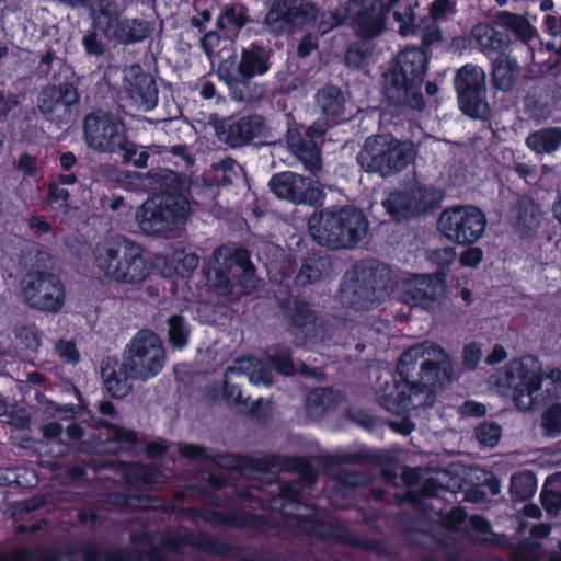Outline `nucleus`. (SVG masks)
I'll return each mask as SVG.
<instances>
[{
  "instance_id": "obj_1",
  "label": "nucleus",
  "mask_w": 561,
  "mask_h": 561,
  "mask_svg": "<svg viewBox=\"0 0 561 561\" xmlns=\"http://www.w3.org/2000/svg\"><path fill=\"white\" fill-rule=\"evenodd\" d=\"M399 380L386 385L379 394L380 403L393 413L431 407L434 389L451 376L447 354L432 343H424L404 352L398 363Z\"/></svg>"
},
{
  "instance_id": "obj_2",
  "label": "nucleus",
  "mask_w": 561,
  "mask_h": 561,
  "mask_svg": "<svg viewBox=\"0 0 561 561\" xmlns=\"http://www.w3.org/2000/svg\"><path fill=\"white\" fill-rule=\"evenodd\" d=\"M489 387L495 393L512 399L514 405L524 412L542 403L546 397L561 392V370L550 368L543 371L541 362L531 355L514 358L489 379Z\"/></svg>"
},
{
  "instance_id": "obj_3",
  "label": "nucleus",
  "mask_w": 561,
  "mask_h": 561,
  "mask_svg": "<svg viewBox=\"0 0 561 561\" xmlns=\"http://www.w3.org/2000/svg\"><path fill=\"white\" fill-rule=\"evenodd\" d=\"M164 364L165 351L160 337L142 330L127 344L122 364L113 358L103 360L101 375L111 396L123 398L131 390L129 380L152 379L162 371Z\"/></svg>"
},
{
  "instance_id": "obj_4",
  "label": "nucleus",
  "mask_w": 561,
  "mask_h": 561,
  "mask_svg": "<svg viewBox=\"0 0 561 561\" xmlns=\"http://www.w3.org/2000/svg\"><path fill=\"white\" fill-rule=\"evenodd\" d=\"M92 264L108 282L137 285L152 271L144 249L127 239H106L95 244Z\"/></svg>"
},
{
  "instance_id": "obj_5",
  "label": "nucleus",
  "mask_w": 561,
  "mask_h": 561,
  "mask_svg": "<svg viewBox=\"0 0 561 561\" xmlns=\"http://www.w3.org/2000/svg\"><path fill=\"white\" fill-rule=\"evenodd\" d=\"M308 227L319 244L346 248L366 236L368 221L360 210L346 206L313 214Z\"/></svg>"
},
{
  "instance_id": "obj_6",
  "label": "nucleus",
  "mask_w": 561,
  "mask_h": 561,
  "mask_svg": "<svg viewBox=\"0 0 561 561\" xmlns=\"http://www.w3.org/2000/svg\"><path fill=\"white\" fill-rule=\"evenodd\" d=\"M426 65L427 57L422 49L409 48L401 51L385 75L388 98L398 104L422 110L424 101L420 89L426 73Z\"/></svg>"
},
{
  "instance_id": "obj_7",
  "label": "nucleus",
  "mask_w": 561,
  "mask_h": 561,
  "mask_svg": "<svg viewBox=\"0 0 561 561\" xmlns=\"http://www.w3.org/2000/svg\"><path fill=\"white\" fill-rule=\"evenodd\" d=\"M410 142H401L390 135L368 138L358 153V162L367 172L391 175L404 169L413 159Z\"/></svg>"
},
{
  "instance_id": "obj_8",
  "label": "nucleus",
  "mask_w": 561,
  "mask_h": 561,
  "mask_svg": "<svg viewBox=\"0 0 561 561\" xmlns=\"http://www.w3.org/2000/svg\"><path fill=\"white\" fill-rule=\"evenodd\" d=\"M239 278V284L244 293L256 287L253 266L245 251L232 252L229 248H219L209 264L207 279L209 286L219 289L222 294H229V288L234 287L233 278Z\"/></svg>"
},
{
  "instance_id": "obj_9",
  "label": "nucleus",
  "mask_w": 561,
  "mask_h": 561,
  "mask_svg": "<svg viewBox=\"0 0 561 561\" xmlns=\"http://www.w3.org/2000/svg\"><path fill=\"white\" fill-rule=\"evenodd\" d=\"M191 210L181 195H157L147 199L137 211L139 228L147 234H161L182 224Z\"/></svg>"
},
{
  "instance_id": "obj_10",
  "label": "nucleus",
  "mask_w": 561,
  "mask_h": 561,
  "mask_svg": "<svg viewBox=\"0 0 561 561\" xmlns=\"http://www.w3.org/2000/svg\"><path fill=\"white\" fill-rule=\"evenodd\" d=\"M486 217L472 205L455 206L443 210L437 220V229L450 242L470 245L484 234Z\"/></svg>"
},
{
  "instance_id": "obj_11",
  "label": "nucleus",
  "mask_w": 561,
  "mask_h": 561,
  "mask_svg": "<svg viewBox=\"0 0 561 561\" xmlns=\"http://www.w3.org/2000/svg\"><path fill=\"white\" fill-rule=\"evenodd\" d=\"M386 12L383 3L377 0L350 2L335 12L323 14L318 30L324 34L342 24L347 14L354 13L356 16L353 19V27L356 33L365 38L375 37L383 31Z\"/></svg>"
},
{
  "instance_id": "obj_12",
  "label": "nucleus",
  "mask_w": 561,
  "mask_h": 561,
  "mask_svg": "<svg viewBox=\"0 0 561 561\" xmlns=\"http://www.w3.org/2000/svg\"><path fill=\"white\" fill-rule=\"evenodd\" d=\"M267 53L263 48L252 47L243 50L241 60L227 58L219 66V77L231 90L232 99L245 101L242 88L254 76H261L268 70Z\"/></svg>"
},
{
  "instance_id": "obj_13",
  "label": "nucleus",
  "mask_w": 561,
  "mask_h": 561,
  "mask_svg": "<svg viewBox=\"0 0 561 561\" xmlns=\"http://www.w3.org/2000/svg\"><path fill=\"white\" fill-rule=\"evenodd\" d=\"M460 110L472 118H485L489 104L485 101V73L478 66L462 67L455 79Z\"/></svg>"
},
{
  "instance_id": "obj_14",
  "label": "nucleus",
  "mask_w": 561,
  "mask_h": 561,
  "mask_svg": "<svg viewBox=\"0 0 561 561\" xmlns=\"http://www.w3.org/2000/svg\"><path fill=\"white\" fill-rule=\"evenodd\" d=\"M25 302L37 310L57 312L65 304V289L54 275L28 273L22 280Z\"/></svg>"
},
{
  "instance_id": "obj_15",
  "label": "nucleus",
  "mask_w": 561,
  "mask_h": 561,
  "mask_svg": "<svg viewBox=\"0 0 561 561\" xmlns=\"http://www.w3.org/2000/svg\"><path fill=\"white\" fill-rule=\"evenodd\" d=\"M95 25L106 33H112L121 42H139L150 33V26L142 21L119 22V11L116 4L108 0H95L92 4Z\"/></svg>"
},
{
  "instance_id": "obj_16",
  "label": "nucleus",
  "mask_w": 561,
  "mask_h": 561,
  "mask_svg": "<svg viewBox=\"0 0 561 561\" xmlns=\"http://www.w3.org/2000/svg\"><path fill=\"white\" fill-rule=\"evenodd\" d=\"M440 202L439 194L425 186H415L405 193H392L383 202L387 213L397 219H407L432 209Z\"/></svg>"
},
{
  "instance_id": "obj_17",
  "label": "nucleus",
  "mask_w": 561,
  "mask_h": 561,
  "mask_svg": "<svg viewBox=\"0 0 561 561\" xmlns=\"http://www.w3.org/2000/svg\"><path fill=\"white\" fill-rule=\"evenodd\" d=\"M85 140L100 151H115L124 148V127L119 119L107 114H93L85 118Z\"/></svg>"
},
{
  "instance_id": "obj_18",
  "label": "nucleus",
  "mask_w": 561,
  "mask_h": 561,
  "mask_svg": "<svg viewBox=\"0 0 561 561\" xmlns=\"http://www.w3.org/2000/svg\"><path fill=\"white\" fill-rule=\"evenodd\" d=\"M270 187L277 197L295 203L316 204L322 198V191L313 180L293 172L274 175Z\"/></svg>"
},
{
  "instance_id": "obj_19",
  "label": "nucleus",
  "mask_w": 561,
  "mask_h": 561,
  "mask_svg": "<svg viewBox=\"0 0 561 561\" xmlns=\"http://www.w3.org/2000/svg\"><path fill=\"white\" fill-rule=\"evenodd\" d=\"M316 9L310 2L293 0L288 7L286 3L276 2L265 16V24L275 34L290 31L308 24L314 19Z\"/></svg>"
},
{
  "instance_id": "obj_20",
  "label": "nucleus",
  "mask_w": 561,
  "mask_h": 561,
  "mask_svg": "<svg viewBox=\"0 0 561 561\" xmlns=\"http://www.w3.org/2000/svg\"><path fill=\"white\" fill-rule=\"evenodd\" d=\"M245 376L255 386H270L272 383L271 371L262 362L253 357L237 359L225 375V396L230 403L241 401V391L232 385L234 378Z\"/></svg>"
},
{
  "instance_id": "obj_21",
  "label": "nucleus",
  "mask_w": 561,
  "mask_h": 561,
  "mask_svg": "<svg viewBox=\"0 0 561 561\" xmlns=\"http://www.w3.org/2000/svg\"><path fill=\"white\" fill-rule=\"evenodd\" d=\"M78 101V92L72 84L44 89L38 98L39 111L51 121L61 122L69 118L70 107Z\"/></svg>"
},
{
  "instance_id": "obj_22",
  "label": "nucleus",
  "mask_w": 561,
  "mask_h": 561,
  "mask_svg": "<svg viewBox=\"0 0 561 561\" xmlns=\"http://www.w3.org/2000/svg\"><path fill=\"white\" fill-rule=\"evenodd\" d=\"M442 279L435 276L416 275L403 280L399 288V299L412 307L427 308L438 295Z\"/></svg>"
},
{
  "instance_id": "obj_23",
  "label": "nucleus",
  "mask_w": 561,
  "mask_h": 561,
  "mask_svg": "<svg viewBox=\"0 0 561 561\" xmlns=\"http://www.w3.org/2000/svg\"><path fill=\"white\" fill-rule=\"evenodd\" d=\"M126 89L130 100L140 110H152L158 101V91L151 76L144 73L139 66L125 71Z\"/></svg>"
},
{
  "instance_id": "obj_24",
  "label": "nucleus",
  "mask_w": 561,
  "mask_h": 561,
  "mask_svg": "<svg viewBox=\"0 0 561 561\" xmlns=\"http://www.w3.org/2000/svg\"><path fill=\"white\" fill-rule=\"evenodd\" d=\"M327 129V124L322 121L316 122L308 128L307 136L310 139L321 136ZM287 142L291 151L301 160L306 169L317 170L320 167L319 150L316 145L309 140L304 141L297 129H289L287 133Z\"/></svg>"
},
{
  "instance_id": "obj_25",
  "label": "nucleus",
  "mask_w": 561,
  "mask_h": 561,
  "mask_svg": "<svg viewBox=\"0 0 561 561\" xmlns=\"http://www.w3.org/2000/svg\"><path fill=\"white\" fill-rule=\"evenodd\" d=\"M263 131V121L259 116H249L225 121L218 129L219 137L231 147H240Z\"/></svg>"
},
{
  "instance_id": "obj_26",
  "label": "nucleus",
  "mask_w": 561,
  "mask_h": 561,
  "mask_svg": "<svg viewBox=\"0 0 561 561\" xmlns=\"http://www.w3.org/2000/svg\"><path fill=\"white\" fill-rule=\"evenodd\" d=\"M540 221V208L530 199H522L511 214V222L522 237L533 233L539 227Z\"/></svg>"
},
{
  "instance_id": "obj_27",
  "label": "nucleus",
  "mask_w": 561,
  "mask_h": 561,
  "mask_svg": "<svg viewBox=\"0 0 561 561\" xmlns=\"http://www.w3.org/2000/svg\"><path fill=\"white\" fill-rule=\"evenodd\" d=\"M472 35L485 54L504 49L508 42L506 36L486 24H479L472 30Z\"/></svg>"
},
{
  "instance_id": "obj_28",
  "label": "nucleus",
  "mask_w": 561,
  "mask_h": 561,
  "mask_svg": "<svg viewBox=\"0 0 561 561\" xmlns=\"http://www.w3.org/2000/svg\"><path fill=\"white\" fill-rule=\"evenodd\" d=\"M518 75V66L515 59L508 56H500L493 68V83L500 90H510Z\"/></svg>"
},
{
  "instance_id": "obj_29",
  "label": "nucleus",
  "mask_w": 561,
  "mask_h": 561,
  "mask_svg": "<svg viewBox=\"0 0 561 561\" xmlns=\"http://www.w3.org/2000/svg\"><path fill=\"white\" fill-rule=\"evenodd\" d=\"M526 144L537 153H550L557 150L561 144V130L558 128L539 130L531 134L526 139Z\"/></svg>"
},
{
  "instance_id": "obj_30",
  "label": "nucleus",
  "mask_w": 561,
  "mask_h": 561,
  "mask_svg": "<svg viewBox=\"0 0 561 561\" xmlns=\"http://www.w3.org/2000/svg\"><path fill=\"white\" fill-rule=\"evenodd\" d=\"M317 103L329 117L340 116L344 111V98L339 88L327 87L318 92Z\"/></svg>"
},
{
  "instance_id": "obj_31",
  "label": "nucleus",
  "mask_w": 561,
  "mask_h": 561,
  "mask_svg": "<svg viewBox=\"0 0 561 561\" xmlns=\"http://www.w3.org/2000/svg\"><path fill=\"white\" fill-rule=\"evenodd\" d=\"M536 480L530 472H519L512 477L511 494L513 499L524 501L534 495Z\"/></svg>"
},
{
  "instance_id": "obj_32",
  "label": "nucleus",
  "mask_w": 561,
  "mask_h": 561,
  "mask_svg": "<svg viewBox=\"0 0 561 561\" xmlns=\"http://www.w3.org/2000/svg\"><path fill=\"white\" fill-rule=\"evenodd\" d=\"M501 24L507 26L522 41L529 42L535 37V30L525 19L510 13H503L500 18Z\"/></svg>"
},
{
  "instance_id": "obj_33",
  "label": "nucleus",
  "mask_w": 561,
  "mask_h": 561,
  "mask_svg": "<svg viewBox=\"0 0 561 561\" xmlns=\"http://www.w3.org/2000/svg\"><path fill=\"white\" fill-rule=\"evenodd\" d=\"M168 327L169 342L171 345L176 348L184 347L187 344L190 335L184 319L179 314L171 316L168 320Z\"/></svg>"
},
{
  "instance_id": "obj_34",
  "label": "nucleus",
  "mask_w": 561,
  "mask_h": 561,
  "mask_svg": "<svg viewBox=\"0 0 561 561\" xmlns=\"http://www.w3.org/2000/svg\"><path fill=\"white\" fill-rule=\"evenodd\" d=\"M541 425L549 436L561 434V403L551 404L542 414Z\"/></svg>"
},
{
  "instance_id": "obj_35",
  "label": "nucleus",
  "mask_w": 561,
  "mask_h": 561,
  "mask_svg": "<svg viewBox=\"0 0 561 561\" xmlns=\"http://www.w3.org/2000/svg\"><path fill=\"white\" fill-rule=\"evenodd\" d=\"M545 31L550 36L546 42L547 48L561 55V19L547 15L545 19Z\"/></svg>"
},
{
  "instance_id": "obj_36",
  "label": "nucleus",
  "mask_w": 561,
  "mask_h": 561,
  "mask_svg": "<svg viewBox=\"0 0 561 561\" xmlns=\"http://www.w3.org/2000/svg\"><path fill=\"white\" fill-rule=\"evenodd\" d=\"M247 21V15L241 7H231L222 11L218 19V26L220 28H240Z\"/></svg>"
},
{
  "instance_id": "obj_37",
  "label": "nucleus",
  "mask_w": 561,
  "mask_h": 561,
  "mask_svg": "<svg viewBox=\"0 0 561 561\" xmlns=\"http://www.w3.org/2000/svg\"><path fill=\"white\" fill-rule=\"evenodd\" d=\"M500 437L501 427L496 424L484 423L477 428L478 440L486 447H493L496 445L500 440Z\"/></svg>"
},
{
  "instance_id": "obj_38",
  "label": "nucleus",
  "mask_w": 561,
  "mask_h": 561,
  "mask_svg": "<svg viewBox=\"0 0 561 561\" xmlns=\"http://www.w3.org/2000/svg\"><path fill=\"white\" fill-rule=\"evenodd\" d=\"M174 261H176L174 273L182 277L193 272L199 263L198 256L194 253H180Z\"/></svg>"
},
{
  "instance_id": "obj_39",
  "label": "nucleus",
  "mask_w": 561,
  "mask_h": 561,
  "mask_svg": "<svg viewBox=\"0 0 561 561\" xmlns=\"http://www.w3.org/2000/svg\"><path fill=\"white\" fill-rule=\"evenodd\" d=\"M16 339L20 343L28 350H36L39 346V334L33 327H22L16 331Z\"/></svg>"
},
{
  "instance_id": "obj_40",
  "label": "nucleus",
  "mask_w": 561,
  "mask_h": 561,
  "mask_svg": "<svg viewBox=\"0 0 561 561\" xmlns=\"http://www.w3.org/2000/svg\"><path fill=\"white\" fill-rule=\"evenodd\" d=\"M55 348L57 354L67 363L77 364L79 362V352L72 342L59 341Z\"/></svg>"
},
{
  "instance_id": "obj_41",
  "label": "nucleus",
  "mask_w": 561,
  "mask_h": 561,
  "mask_svg": "<svg viewBox=\"0 0 561 561\" xmlns=\"http://www.w3.org/2000/svg\"><path fill=\"white\" fill-rule=\"evenodd\" d=\"M240 165L232 159H225L219 165L214 168V173H228V175L221 181L224 185L230 184L234 178L238 176Z\"/></svg>"
},
{
  "instance_id": "obj_42",
  "label": "nucleus",
  "mask_w": 561,
  "mask_h": 561,
  "mask_svg": "<svg viewBox=\"0 0 561 561\" xmlns=\"http://www.w3.org/2000/svg\"><path fill=\"white\" fill-rule=\"evenodd\" d=\"M483 260V251L472 247L465 250L459 256V263L463 267H477Z\"/></svg>"
},
{
  "instance_id": "obj_43",
  "label": "nucleus",
  "mask_w": 561,
  "mask_h": 561,
  "mask_svg": "<svg viewBox=\"0 0 561 561\" xmlns=\"http://www.w3.org/2000/svg\"><path fill=\"white\" fill-rule=\"evenodd\" d=\"M482 357V350L477 343H469L463 350V364L467 368H474Z\"/></svg>"
},
{
  "instance_id": "obj_44",
  "label": "nucleus",
  "mask_w": 561,
  "mask_h": 561,
  "mask_svg": "<svg viewBox=\"0 0 561 561\" xmlns=\"http://www.w3.org/2000/svg\"><path fill=\"white\" fill-rule=\"evenodd\" d=\"M454 12V3L450 0H435L430 10L433 20H440Z\"/></svg>"
},
{
  "instance_id": "obj_45",
  "label": "nucleus",
  "mask_w": 561,
  "mask_h": 561,
  "mask_svg": "<svg viewBox=\"0 0 561 561\" xmlns=\"http://www.w3.org/2000/svg\"><path fill=\"white\" fill-rule=\"evenodd\" d=\"M541 502L549 514H557L561 504V497L545 486L541 493Z\"/></svg>"
},
{
  "instance_id": "obj_46",
  "label": "nucleus",
  "mask_w": 561,
  "mask_h": 561,
  "mask_svg": "<svg viewBox=\"0 0 561 561\" xmlns=\"http://www.w3.org/2000/svg\"><path fill=\"white\" fill-rule=\"evenodd\" d=\"M113 437H114V443L118 444L117 449H121V450L128 449L129 447H131V445L136 440V436L133 432L125 431L122 428L114 430Z\"/></svg>"
},
{
  "instance_id": "obj_47",
  "label": "nucleus",
  "mask_w": 561,
  "mask_h": 561,
  "mask_svg": "<svg viewBox=\"0 0 561 561\" xmlns=\"http://www.w3.org/2000/svg\"><path fill=\"white\" fill-rule=\"evenodd\" d=\"M270 360L275 366V368L283 375L290 376L295 371L290 358L285 353L280 354L278 357L272 356L270 357Z\"/></svg>"
},
{
  "instance_id": "obj_48",
  "label": "nucleus",
  "mask_w": 561,
  "mask_h": 561,
  "mask_svg": "<svg viewBox=\"0 0 561 561\" xmlns=\"http://www.w3.org/2000/svg\"><path fill=\"white\" fill-rule=\"evenodd\" d=\"M68 198H69V193L67 190L58 187V186L50 187V195H49L50 203H60L59 207L65 213H67L69 209Z\"/></svg>"
},
{
  "instance_id": "obj_49",
  "label": "nucleus",
  "mask_w": 561,
  "mask_h": 561,
  "mask_svg": "<svg viewBox=\"0 0 561 561\" xmlns=\"http://www.w3.org/2000/svg\"><path fill=\"white\" fill-rule=\"evenodd\" d=\"M122 149L127 153V156L124 157L126 161L133 163L137 168H145L147 165L148 154L146 152H137V150L131 149L126 144Z\"/></svg>"
},
{
  "instance_id": "obj_50",
  "label": "nucleus",
  "mask_w": 561,
  "mask_h": 561,
  "mask_svg": "<svg viewBox=\"0 0 561 561\" xmlns=\"http://www.w3.org/2000/svg\"><path fill=\"white\" fill-rule=\"evenodd\" d=\"M394 19L400 24V33L402 35H408L413 30L415 19L412 10H409L404 16L400 13H396Z\"/></svg>"
},
{
  "instance_id": "obj_51",
  "label": "nucleus",
  "mask_w": 561,
  "mask_h": 561,
  "mask_svg": "<svg viewBox=\"0 0 561 561\" xmlns=\"http://www.w3.org/2000/svg\"><path fill=\"white\" fill-rule=\"evenodd\" d=\"M459 412L463 416H481L485 413V407L474 401H468L459 408Z\"/></svg>"
},
{
  "instance_id": "obj_52",
  "label": "nucleus",
  "mask_w": 561,
  "mask_h": 561,
  "mask_svg": "<svg viewBox=\"0 0 561 561\" xmlns=\"http://www.w3.org/2000/svg\"><path fill=\"white\" fill-rule=\"evenodd\" d=\"M356 295H358V299L356 300H350L348 298L346 299L357 308H368L375 302V300L380 299L379 297H376L375 299L369 298V290L367 288L360 289L359 293L356 291Z\"/></svg>"
},
{
  "instance_id": "obj_53",
  "label": "nucleus",
  "mask_w": 561,
  "mask_h": 561,
  "mask_svg": "<svg viewBox=\"0 0 561 561\" xmlns=\"http://www.w3.org/2000/svg\"><path fill=\"white\" fill-rule=\"evenodd\" d=\"M506 357H507L506 350L502 345L496 344L492 348L491 353L486 356L485 360L489 365H495V364L503 362Z\"/></svg>"
},
{
  "instance_id": "obj_54",
  "label": "nucleus",
  "mask_w": 561,
  "mask_h": 561,
  "mask_svg": "<svg viewBox=\"0 0 561 561\" xmlns=\"http://www.w3.org/2000/svg\"><path fill=\"white\" fill-rule=\"evenodd\" d=\"M83 45L89 54L100 55L103 51L102 44L96 41V37L93 34L87 35L83 38Z\"/></svg>"
},
{
  "instance_id": "obj_55",
  "label": "nucleus",
  "mask_w": 561,
  "mask_h": 561,
  "mask_svg": "<svg viewBox=\"0 0 561 561\" xmlns=\"http://www.w3.org/2000/svg\"><path fill=\"white\" fill-rule=\"evenodd\" d=\"M18 168L27 175H34L36 172L34 158L23 154L19 160Z\"/></svg>"
},
{
  "instance_id": "obj_56",
  "label": "nucleus",
  "mask_w": 561,
  "mask_h": 561,
  "mask_svg": "<svg viewBox=\"0 0 561 561\" xmlns=\"http://www.w3.org/2000/svg\"><path fill=\"white\" fill-rule=\"evenodd\" d=\"M456 257V251L454 248L447 247L435 253L434 260L439 264H449Z\"/></svg>"
},
{
  "instance_id": "obj_57",
  "label": "nucleus",
  "mask_w": 561,
  "mask_h": 561,
  "mask_svg": "<svg viewBox=\"0 0 561 561\" xmlns=\"http://www.w3.org/2000/svg\"><path fill=\"white\" fill-rule=\"evenodd\" d=\"M465 519H466V514H465L463 510L454 508L449 513L447 525L449 527L457 528V527L461 526V524L465 522Z\"/></svg>"
},
{
  "instance_id": "obj_58",
  "label": "nucleus",
  "mask_w": 561,
  "mask_h": 561,
  "mask_svg": "<svg viewBox=\"0 0 561 561\" xmlns=\"http://www.w3.org/2000/svg\"><path fill=\"white\" fill-rule=\"evenodd\" d=\"M316 48V42L311 36H305L299 43L298 53L300 56L309 55Z\"/></svg>"
},
{
  "instance_id": "obj_59",
  "label": "nucleus",
  "mask_w": 561,
  "mask_h": 561,
  "mask_svg": "<svg viewBox=\"0 0 561 561\" xmlns=\"http://www.w3.org/2000/svg\"><path fill=\"white\" fill-rule=\"evenodd\" d=\"M312 314L307 308H301L298 310V313L296 314L294 321L299 327H307L309 322L311 321Z\"/></svg>"
},
{
  "instance_id": "obj_60",
  "label": "nucleus",
  "mask_w": 561,
  "mask_h": 561,
  "mask_svg": "<svg viewBox=\"0 0 561 561\" xmlns=\"http://www.w3.org/2000/svg\"><path fill=\"white\" fill-rule=\"evenodd\" d=\"M216 42H218V36L215 33H208L202 39V46L208 55L213 53V46Z\"/></svg>"
},
{
  "instance_id": "obj_61",
  "label": "nucleus",
  "mask_w": 561,
  "mask_h": 561,
  "mask_svg": "<svg viewBox=\"0 0 561 561\" xmlns=\"http://www.w3.org/2000/svg\"><path fill=\"white\" fill-rule=\"evenodd\" d=\"M391 427L403 435H408L414 430V425L410 421H402L400 424L391 423Z\"/></svg>"
},
{
  "instance_id": "obj_62",
  "label": "nucleus",
  "mask_w": 561,
  "mask_h": 561,
  "mask_svg": "<svg viewBox=\"0 0 561 561\" xmlns=\"http://www.w3.org/2000/svg\"><path fill=\"white\" fill-rule=\"evenodd\" d=\"M470 525L472 526L473 529L482 534L486 533L489 528V524L486 523V520L478 516H472L470 518Z\"/></svg>"
},
{
  "instance_id": "obj_63",
  "label": "nucleus",
  "mask_w": 561,
  "mask_h": 561,
  "mask_svg": "<svg viewBox=\"0 0 561 561\" xmlns=\"http://www.w3.org/2000/svg\"><path fill=\"white\" fill-rule=\"evenodd\" d=\"M181 454L187 458H196L202 454V449L194 445H186L181 448Z\"/></svg>"
},
{
  "instance_id": "obj_64",
  "label": "nucleus",
  "mask_w": 561,
  "mask_h": 561,
  "mask_svg": "<svg viewBox=\"0 0 561 561\" xmlns=\"http://www.w3.org/2000/svg\"><path fill=\"white\" fill-rule=\"evenodd\" d=\"M43 433L46 437L54 438L61 434V430L58 424L50 423V424H47L46 426H44Z\"/></svg>"
}]
</instances>
